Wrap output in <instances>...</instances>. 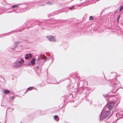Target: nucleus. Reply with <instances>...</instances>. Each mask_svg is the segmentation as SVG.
<instances>
[{"instance_id":"f257e3e1","label":"nucleus","mask_w":123,"mask_h":123,"mask_svg":"<svg viewBox=\"0 0 123 123\" xmlns=\"http://www.w3.org/2000/svg\"><path fill=\"white\" fill-rule=\"evenodd\" d=\"M117 81L115 79L112 80L111 82V86L113 87L114 88L111 91L108 93L106 94H103V96L106 98V100H108L109 102L107 104V108L109 110L112 109L114 106L115 104V102L113 100H111L109 101L110 99H117L116 101H118V103L115 106L116 107L120 102L121 97L120 96H118L117 95H115L116 92L118 89H117Z\"/></svg>"},{"instance_id":"f03ea898","label":"nucleus","mask_w":123,"mask_h":123,"mask_svg":"<svg viewBox=\"0 0 123 123\" xmlns=\"http://www.w3.org/2000/svg\"><path fill=\"white\" fill-rule=\"evenodd\" d=\"M110 112L109 111L105 110L103 109L102 111L99 116H100V120H103V119L109 118L110 117Z\"/></svg>"},{"instance_id":"7ed1b4c3","label":"nucleus","mask_w":123,"mask_h":123,"mask_svg":"<svg viewBox=\"0 0 123 123\" xmlns=\"http://www.w3.org/2000/svg\"><path fill=\"white\" fill-rule=\"evenodd\" d=\"M73 95L72 94H69V95H65L62 97L61 98V100L62 101V102H64L67 99L69 98H73Z\"/></svg>"},{"instance_id":"20e7f679","label":"nucleus","mask_w":123,"mask_h":123,"mask_svg":"<svg viewBox=\"0 0 123 123\" xmlns=\"http://www.w3.org/2000/svg\"><path fill=\"white\" fill-rule=\"evenodd\" d=\"M116 116L117 118H123V111L117 112L116 114Z\"/></svg>"},{"instance_id":"39448f33","label":"nucleus","mask_w":123,"mask_h":123,"mask_svg":"<svg viewBox=\"0 0 123 123\" xmlns=\"http://www.w3.org/2000/svg\"><path fill=\"white\" fill-rule=\"evenodd\" d=\"M90 89V88H86L85 89H84V93H85V96L86 97V96L88 95L91 92L89 91Z\"/></svg>"},{"instance_id":"423d86ee","label":"nucleus","mask_w":123,"mask_h":123,"mask_svg":"<svg viewBox=\"0 0 123 123\" xmlns=\"http://www.w3.org/2000/svg\"><path fill=\"white\" fill-rule=\"evenodd\" d=\"M84 89L83 90L82 88H80L77 90V92L78 94H80L82 93V92H84Z\"/></svg>"},{"instance_id":"0eeeda50","label":"nucleus","mask_w":123,"mask_h":123,"mask_svg":"<svg viewBox=\"0 0 123 123\" xmlns=\"http://www.w3.org/2000/svg\"><path fill=\"white\" fill-rule=\"evenodd\" d=\"M60 22V21L59 20L54 19V25L56 24V25H54V27L58 25L59 24Z\"/></svg>"},{"instance_id":"6e6552de","label":"nucleus","mask_w":123,"mask_h":123,"mask_svg":"<svg viewBox=\"0 0 123 123\" xmlns=\"http://www.w3.org/2000/svg\"><path fill=\"white\" fill-rule=\"evenodd\" d=\"M101 81V85H104L106 84V81L104 80H103L102 79H100Z\"/></svg>"},{"instance_id":"1a4fd4ad","label":"nucleus","mask_w":123,"mask_h":123,"mask_svg":"<svg viewBox=\"0 0 123 123\" xmlns=\"http://www.w3.org/2000/svg\"><path fill=\"white\" fill-rule=\"evenodd\" d=\"M59 120V117L57 115H54V120L57 122Z\"/></svg>"},{"instance_id":"9d476101","label":"nucleus","mask_w":123,"mask_h":123,"mask_svg":"<svg viewBox=\"0 0 123 123\" xmlns=\"http://www.w3.org/2000/svg\"><path fill=\"white\" fill-rule=\"evenodd\" d=\"M31 54H27L26 55V56L25 57V58L26 59H27L29 58L30 57H31Z\"/></svg>"},{"instance_id":"9b49d317","label":"nucleus","mask_w":123,"mask_h":123,"mask_svg":"<svg viewBox=\"0 0 123 123\" xmlns=\"http://www.w3.org/2000/svg\"><path fill=\"white\" fill-rule=\"evenodd\" d=\"M3 92L5 94L8 93H10V91L7 90H3Z\"/></svg>"},{"instance_id":"f8f14e48","label":"nucleus","mask_w":123,"mask_h":123,"mask_svg":"<svg viewBox=\"0 0 123 123\" xmlns=\"http://www.w3.org/2000/svg\"><path fill=\"white\" fill-rule=\"evenodd\" d=\"M74 6H73L71 7H67V8L68 9H69L70 10H72L75 9V8H74Z\"/></svg>"},{"instance_id":"ddd939ff","label":"nucleus","mask_w":123,"mask_h":123,"mask_svg":"<svg viewBox=\"0 0 123 123\" xmlns=\"http://www.w3.org/2000/svg\"><path fill=\"white\" fill-rule=\"evenodd\" d=\"M21 61H17L15 62V63L16 64H17L18 63H20L21 62H24V61L23 59H21Z\"/></svg>"},{"instance_id":"4468645a","label":"nucleus","mask_w":123,"mask_h":123,"mask_svg":"<svg viewBox=\"0 0 123 123\" xmlns=\"http://www.w3.org/2000/svg\"><path fill=\"white\" fill-rule=\"evenodd\" d=\"M35 59L33 58L31 61V63L32 64L34 65L35 63Z\"/></svg>"},{"instance_id":"2eb2a0df","label":"nucleus","mask_w":123,"mask_h":123,"mask_svg":"<svg viewBox=\"0 0 123 123\" xmlns=\"http://www.w3.org/2000/svg\"><path fill=\"white\" fill-rule=\"evenodd\" d=\"M33 89V87H30L29 88L27 89L26 90V92H27L28 91H31Z\"/></svg>"},{"instance_id":"dca6fc26","label":"nucleus","mask_w":123,"mask_h":123,"mask_svg":"<svg viewBox=\"0 0 123 123\" xmlns=\"http://www.w3.org/2000/svg\"><path fill=\"white\" fill-rule=\"evenodd\" d=\"M82 81L83 82V84L84 85V86L85 85H87V82L86 81L84 80H83Z\"/></svg>"},{"instance_id":"f3484780","label":"nucleus","mask_w":123,"mask_h":123,"mask_svg":"<svg viewBox=\"0 0 123 123\" xmlns=\"http://www.w3.org/2000/svg\"><path fill=\"white\" fill-rule=\"evenodd\" d=\"M14 67H15L16 68H17L20 67V65L16 64L14 65Z\"/></svg>"},{"instance_id":"a211bd4d","label":"nucleus","mask_w":123,"mask_h":123,"mask_svg":"<svg viewBox=\"0 0 123 123\" xmlns=\"http://www.w3.org/2000/svg\"><path fill=\"white\" fill-rule=\"evenodd\" d=\"M94 18L92 16H90L89 17V20L90 21L92 20Z\"/></svg>"},{"instance_id":"6ab92c4d","label":"nucleus","mask_w":123,"mask_h":123,"mask_svg":"<svg viewBox=\"0 0 123 123\" xmlns=\"http://www.w3.org/2000/svg\"><path fill=\"white\" fill-rule=\"evenodd\" d=\"M120 14L118 16L117 19V22L118 23H119V20L120 19Z\"/></svg>"},{"instance_id":"aec40b11","label":"nucleus","mask_w":123,"mask_h":123,"mask_svg":"<svg viewBox=\"0 0 123 123\" xmlns=\"http://www.w3.org/2000/svg\"><path fill=\"white\" fill-rule=\"evenodd\" d=\"M123 9V5H122V6H121L119 9V11H121Z\"/></svg>"},{"instance_id":"412c9836","label":"nucleus","mask_w":123,"mask_h":123,"mask_svg":"<svg viewBox=\"0 0 123 123\" xmlns=\"http://www.w3.org/2000/svg\"><path fill=\"white\" fill-rule=\"evenodd\" d=\"M109 7H106L105 8H104V9L102 10V11L101 12L100 14H101L102 13V12L103 11H104V10H105V9H108V8H109Z\"/></svg>"},{"instance_id":"4be33fe9","label":"nucleus","mask_w":123,"mask_h":123,"mask_svg":"<svg viewBox=\"0 0 123 123\" xmlns=\"http://www.w3.org/2000/svg\"><path fill=\"white\" fill-rule=\"evenodd\" d=\"M53 37H50L49 38V40L50 41H52L53 39Z\"/></svg>"},{"instance_id":"5701e85b","label":"nucleus","mask_w":123,"mask_h":123,"mask_svg":"<svg viewBox=\"0 0 123 123\" xmlns=\"http://www.w3.org/2000/svg\"><path fill=\"white\" fill-rule=\"evenodd\" d=\"M12 7L13 8H16L18 7V6L17 5H14L12 6Z\"/></svg>"},{"instance_id":"b1692460","label":"nucleus","mask_w":123,"mask_h":123,"mask_svg":"<svg viewBox=\"0 0 123 123\" xmlns=\"http://www.w3.org/2000/svg\"><path fill=\"white\" fill-rule=\"evenodd\" d=\"M118 12V11L117 10H115L114 11V13H116L117 12Z\"/></svg>"},{"instance_id":"393cba45","label":"nucleus","mask_w":123,"mask_h":123,"mask_svg":"<svg viewBox=\"0 0 123 123\" xmlns=\"http://www.w3.org/2000/svg\"><path fill=\"white\" fill-rule=\"evenodd\" d=\"M68 79L69 80V83H70V84H71V81L70 80L69 78H68Z\"/></svg>"},{"instance_id":"a878e982","label":"nucleus","mask_w":123,"mask_h":123,"mask_svg":"<svg viewBox=\"0 0 123 123\" xmlns=\"http://www.w3.org/2000/svg\"><path fill=\"white\" fill-rule=\"evenodd\" d=\"M76 77L78 79V80H79V77H78V76H77V75H76Z\"/></svg>"},{"instance_id":"bb28decb","label":"nucleus","mask_w":123,"mask_h":123,"mask_svg":"<svg viewBox=\"0 0 123 123\" xmlns=\"http://www.w3.org/2000/svg\"><path fill=\"white\" fill-rule=\"evenodd\" d=\"M59 83V82L58 83V82H57V83H54V84H58V83Z\"/></svg>"},{"instance_id":"cd10ccee","label":"nucleus","mask_w":123,"mask_h":123,"mask_svg":"<svg viewBox=\"0 0 123 123\" xmlns=\"http://www.w3.org/2000/svg\"><path fill=\"white\" fill-rule=\"evenodd\" d=\"M79 83H77V86L78 87H79Z\"/></svg>"},{"instance_id":"c85d7f7f","label":"nucleus","mask_w":123,"mask_h":123,"mask_svg":"<svg viewBox=\"0 0 123 123\" xmlns=\"http://www.w3.org/2000/svg\"><path fill=\"white\" fill-rule=\"evenodd\" d=\"M54 42H55L56 41V40H55V38H54Z\"/></svg>"},{"instance_id":"c756f323","label":"nucleus","mask_w":123,"mask_h":123,"mask_svg":"<svg viewBox=\"0 0 123 123\" xmlns=\"http://www.w3.org/2000/svg\"><path fill=\"white\" fill-rule=\"evenodd\" d=\"M91 101L92 102V101ZM90 105H91L92 104V103L91 102V103H90Z\"/></svg>"},{"instance_id":"7c9ffc66","label":"nucleus","mask_w":123,"mask_h":123,"mask_svg":"<svg viewBox=\"0 0 123 123\" xmlns=\"http://www.w3.org/2000/svg\"><path fill=\"white\" fill-rule=\"evenodd\" d=\"M57 14L55 12H54V14Z\"/></svg>"},{"instance_id":"2f4dec72","label":"nucleus","mask_w":123,"mask_h":123,"mask_svg":"<svg viewBox=\"0 0 123 123\" xmlns=\"http://www.w3.org/2000/svg\"><path fill=\"white\" fill-rule=\"evenodd\" d=\"M50 3V2H49L48 3ZM47 4H48V3H47Z\"/></svg>"},{"instance_id":"473e14b6","label":"nucleus","mask_w":123,"mask_h":123,"mask_svg":"<svg viewBox=\"0 0 123 123\" xmlns=\"http://www.w3.org/2000/svg\"><path fill=\"white\" fill-rule=\"evenodd\" d=\"M43 60H44V58H43Z\"/></svg>"},{"instance_id":"72a5a7b5","label":"nucleus","mask_w":123,"mask_h":123,"mask_svg":"<svg viewBox=\"0 0 123 123\" xmlns=\"http://www.w3.org/2000/svg\"><path fill=\"white\" fill-rule=\"evenodd\" d=\"M80 103L79 104H80Z\"/></svg>"},{"instance_id":"f704fd0d","label":"nucleus","mask_w":123,"mask_h":123,"mask_svg":"<svg viewBox=\"0 0 123 123\" xmlns=\"http://www.w3.org/2000/svg\"><path fill=\"white\" fill-rule=\"evenodd\" d=\"M87 101H88V100L87 99Z\"/></svg>"},{"instance_id":"c9c22d12","label":"nucleus","mask_w":123,"mask_h":123,"mask_svg":"<svg viewBox=\"0 0 123 123\" xmlns=\"http://www.w3.org/2000/svg\"><path fill=\"white\" fill-rule=\"evenodd\" d=\"M104 77H105V76H104Z\"/></svg>"},{"instance_id":"e433bc0d","label":"nucleus","mask_w":123,"mask_h":123,"mask_svg":"<svg viewBox=\"0 0 123 123\" xmlns=\"http://www.w3.org/2000/svg\"><path fill=\"white\" fill-rule=\"evenodd\" d=\"M37 69H38V67H37Z\"/></svg>"},{"instance_id":"4c0bfd02","label":"nucleus","mask_w":123,"mask_h":123,"mask_svg":"<svg viewBox=\"0 0 123 123\" xmlns=\"http://www.w3.org/2000/svg\"><path fill=\"white\" fill-rule=\"evenodd\" d=\"M93 90H92V91H91V92H92V91Z\"/></svg>"},{"instance_id":"58836bf2","label":"nucleus","mask_w":123,"mask_h":123,"mask_svg":"<svg viewBox=\"0 0 123 123\" xmlns=\"http://www.w3.org/2000/svg\"><path fill=\"white\" fill-rule=\"evenodd\" d=\"M93 90H92V91H91V92H92V91Z\"/></svg>"},{"instance_id":"ea45409f","label":"nucleus","mask_w":123,"mask_h":123,"mask_svg":"<svg viewBox=\"0 0 123 123\" xmlns=\"http://www.w3.org/2000/svg\"><path fill=\"white\" fill-rule=\"evenodd\" d=\"M93 90H92V91H91V92H92V91Z\"/></svg>"},{"instance_id":"a19ab883","label":"nucleus","mask_w":123,"mask_h":123,"mask_svg":"<svg viewBox=\"0 0 123 123\" xmlns=\"http://www.w3.org/2000/svg\"><path fill=\"white\" fill-rule=\"evenodd\" d=\"M112 123H114V122H113Z\"/></svg>"}]
</instances>
